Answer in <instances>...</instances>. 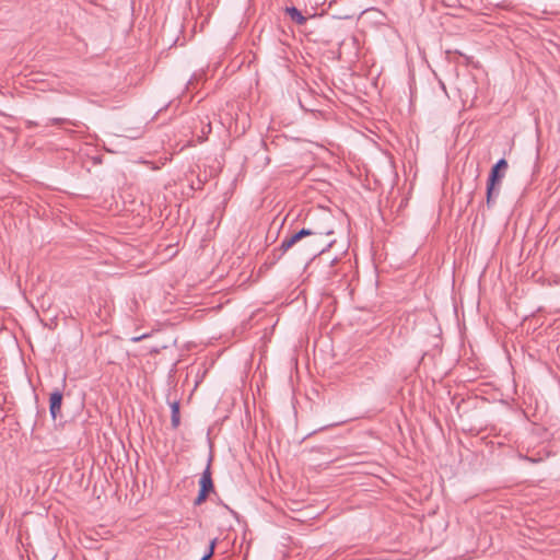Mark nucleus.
<instances>
[{
  "mask_svg": "<svg viewBox=\"0 0 560 560\" xmlns=\"http://www.w3.org/2000/svg\"><path fill=\"white\" fill-rule=\"evenodd\" d=\"M296 246V252L310 257H315L324 252L325 242L323 235L308 229H302L292 236L285 238L280 246L282 252H287Z\"/></svg>",
  "mask_w": 560,
  "mask_h": 560,
  "instance_id": "nucleus-1",
  "label": "nucleus"
},
{
  "mask_svg": "<svg viewBox=\"0 0 560 560\" xmlns=\"http://www.w3.org/2000/svg\"><path fill=\"white\" fill-rule=\"evenodd\" d=\"M508 168V162L504 159L498 161V163L492 167L490 172V176L487 183V206L491 207L493 199L499 195V189H497V185H499L500 180L503 177V174L500 172H504Z\"/></svg>",
  "mask_w": 560,
  "mask_h": 560,
  "instance_id": "nucleus-2",
  "label": "nucleus"
},
{
  "mask_svg": "<svg viewBox=\"0 0 560 560\" xmlns=\"http://www.w3.org/2000/svg\"><path fill=\"white\" fill-rule=\"evenodd\" d=\"M200 490L195 500V504H200L205 502L210 494V456L208 457L206 468L200 478Z\"/></svg>",
  "mask_w": 560,
  "mask_h": 560,
  "instance_id": "nucleus-3",
  "label": "nucleus"
},
{
  "mask_svg": "<svg viewBox=\"0 0 560 560\" xmlns=\"http://www.w3.org/2000/svg\"><path fill=\"white\" fill-rule=\"evenodd\" d=\"M63 400V394L60 389L56 388L50 393L49 396V413L52 420H57L58 418H62L61 416V405Z\"/></svg>",
  "mask_w": 560,
  "mask_h": 560,
  "instance_id": "nucleus-4",
  "label": "nucleus"
},
{
  "mask_svg": "<svg viewBox=\"0 0 560 560\" xmlns=\"http://www.w3.org/2000/svg\"><path fill=\"white\" fill-rule=\"evenodd\" d=\"M171 407V425L173 429H177L180 424V412H179V401L174 400L170 402Z\"/></svg>",
  "mask_w": 560,
  "mask_h": 560,
  "instance_id": "nucleus-5",
  "label": "nucleus"
},
{
  "mask_svg": "<svg viewBox=\"0 0 560 560\" xmlns=\"http://www.w3.org/2000/svg\"><path fill=\"white\" fill-rule=\"evenodd\" d=\"M285 11L296 24L303 25L306 22V19L296 8H287Z\"/></svg>",
  "mask_w": 560,
  "mask_h": 560,
  "instance_id": "nucleus-6",
  "label": "nucleus"
},
{
  "mask_svg": "<svg viewBox=\"0 0 560 560\" xmlns=\"http://www.w3.org/2000/svg\"><path fill=\"white\" fill-rule=\"evenodd\" d=\"M63 124H69V125H72V126H77L74 122H72L71 120L67 119V118H51L49 119L47 122H46V126H50V125H63Z\"/></svg>",
  "mask_w": 560,
  "mask_h": 560,
  "instance_id": "nucleus-7",
  "label": "nucleus"
},
{
  "mask_svg": "<svg viewBox=\"0 0 560 560\" xmlns=\"http://www.w3.org/2000/svg\"><path fill=\"white\" fill-rule=\"evenodd\" d=\"M202 75L194 74L192 78L188 81V90L194 89L195 84L198 83L199 79H201Z\"/></svg>",
  "mask_w": 560,
  "mask_h": 560,
  "instance_id": "nucleus-8",
  "label": "nucleus"
},
{
  "mask_svg": "<svg viewBox=\"0 0 560 560\" xmlns=\"http://www.w3.org/2000/svg\"><path fill=\"white\" fill-rule=\"evenodd\" d=\"M200 560H210V546Z\"/></svg>",
  "mask_w": 560,
  "mask_h": 560,
  "instance_id": "nucleus-9",
  "label": "nucleus"
},
{
  "mask_svg": "<svg viewBox=\"0 0 560 560\" xmlns=\"http://www.w3.org/2000/svg\"><path fill=\"white\" fill-rule=\"evenodd\" d=\"M206 436L208 442L210 443V427L207 429Z\"/></svg>",
  "mask_w": 560,
  "mask_h": 560,
  "instance_id": "nucleus-10",
  "label": "nucleus"
},
{
  "mask_svg": "<svg viewBox=\"0 0 560 560\" xmlns=\"http://www.w3.org/2000/svg\"><path fill=\"white\" fill-rule=\"evenodd\" d=\"M142 338H143V336H141V337H135V338H132V340H133V341H139V340H140V339H142Z\"/></svg>",
  "mask_w": 560,
  "mask_h": 560,
  "instance_id": "nucleus-11",
  "label": "nucleus"
},
{
  "mask_svg": "<svg viewBox=\"0 0 560 560\" xmlns=\"http://www.w3.org/2000/svg\"><path fill=\"white\" fill-rule=\"evenodd\" d=\"M214 547H215V541H214V540H212V545H211L212 552L214 551Z\"/></svg>",
  "mask_w": 560,
  "mask_h": 560,
  "instance_id": "nucleus-12",
  "label": "nucleus"
},
{
  "mask_svg": "<svg viewBox=\"0 0 560 560\" xmlns=\"http://www.w3.org/2000/svg\"><path fill=\"white\" fill-rule=\"evenodd\" d=\"M206 127L208 128V132H210V122H208Z\"/></svg>",
  "mask_w": 560,
  "mask_h": 560,
  "instance_id": "nucleus-13",
  "label": "nucleus"
}]
</instances>
